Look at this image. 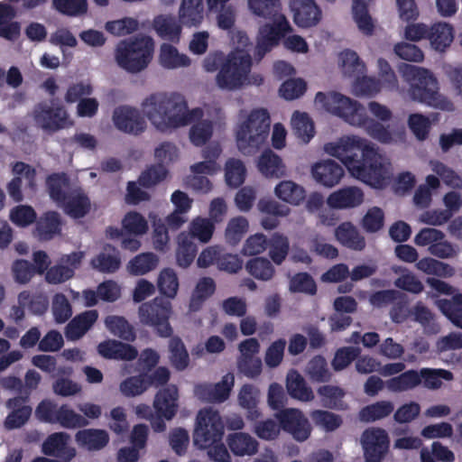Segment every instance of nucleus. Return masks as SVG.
<instances>
[{
	"mask_svg": "<svg viewBox=\"0 0 462 462\" xmlns=\"http://www.w3.org/2000/svg\"><path fill=\"white\" fill-rule=\"evenodd\" d=\"M178 401L179 390L176 385L170 384L159 390L153 401L157 415L167 420H171L178 411Z\"/></svg>",
	"mask_w": 462,
	"mask_h": 462,
	"instance_id": "4be33fe9",
	"label": "nucleus"
},
{
	"mask_svg": "<svg viewBox=\"0 0 462 462\" xmlns=\"http://www.w3.org/2000/svg\"><path fill=\"white\" fill-rule=\"evenodd\" d=\"M281 429L291 434L292 438L302 442L307 440L311 434V426L303 412L296 408H286L275 414Z\"/></svg>",
	"mask_w": 462,
	"mask_h": 462,
	"instance_id": "f8f14e48",
	"label": "nucleus"
},
{
	"mask_svg": "<svg viewBox=\"0 0 462 462\" xmlns=\"http://www.w3.org/2000/svg\"><path fill=\"white\" fill-rule=\"evenodd\" d=\"M223 435L224 424L218 411L211 408L200 410L193 432L194 445L199 449H206L222 440Z\"/></svg>",
	"mask_w": 462,
	"mask_h": 462,
	"instance_id": "9d476101",
	"label": "nucleus"
},
{
	"mask_svg": "<svg viewBox=\"0 0 462 462\" xmlns=\"http://www.w3.org/2000/svg\"><path fill=\"white\" fill-rule=\"evenodd\" d=\"M29 402L30 391H24V394L14 396L6 401L5 406L11 411L4 421L5 429H20L27 423L32 412V408L28 405Z\"/></svg>",
	"mask_w": 462,
	"mask_h": 462,
	"instance_id": "dca6fc26",
	"label": "nucleus"
},
{
	"mask_svg": "<svg viewBox=\"0 0 462 462\" xmlns=\"http://www.w3.org/2000/svg\"><path fill=\"white\" fill-rule=\"evenodd\" d=\"M83 252H72L69 254H63L59 262L51 266L44 278L49 284H61L75 276L76 271L80 267Z\"/></svg>",
	"mask_w": 462,
	"mask_h": 462,
	"instance_id": "2eb2a0df",
	"label": "nucleus"
},
{
	"mask_svg": "<svg viewBox=\"0 0 462 462\" xmlns=\"http://www.w3.org/2000/svg\"><path fill=\"white\" fill-rule=\"evenodd\" d=\"M306 372L313 382L325 383L331 378L328 368V363L324 356L318 355L313 356L308 363Z\"/></svg>",
	"mask_w": 462,
	"mask_h": 462,
	"instance_id": "052dcab7",
	"label": "nucleus"
},
{
	"mask_svg": "<svg viewBox=\"0 0 462 462\" xmlns=\"http://www.w3.org/2000/svg\"><path fill=\"white\" fill-rule=\"evenodd\" d=\"M325 152L337 158L350 174L362 182L376 189L387 184L389 171L384 157L366 140L346 136L337 143H328Z\"/></svg>",
	"mask_w": 462,
	"mask_h": 462,
	"instance_id": "f257e3e1",
	"label": "nucleus"
},
{
	"mask_svg": "<svg viewBox=\"0 0 462 462\" xmlns=\"http://www.w3.org/2000/svg\"><path fill=\"white\" fill-rule=\"evenodd\" d=\"M399 71L410 84V95L413 100L443 111L454 109L453 103L439 94L438 80L429 69L403 63Z\"/></svg>",
	"mask_w": 462,
	"mask_h": 462,
	"instance_id": "20e7f679",
	"label": "nucleus"
},
{
	"mask_svg": "<svg viewBox=\"0 0 462 462\" xmlns=\"http://www.w3.org/2000/svg\"><path fill=\"white\" fill-rule=\"evenodd\" d=\"M97 352L104 358L114 360L132 361L138 356V351L134 346L116 339L99 343Z\"/></svg>",
	"mask_w": 462,
	"mask_h": 462,
	"instance_id": "b1692460",
	"label": "nucleus"
},
{
	"mask_svg": "<svg viewBox=\"0 0 462 462\" xmlns=\"http://www.w3.org/2000/svg\"><path fill=\"white\" fill-rule=\"evenodd\" d=\"M226 442L231 452L236 456H251L258 451V442L248 433L229 434Z\"/></svg>",
	"mask_w": 462,
	"mask_h": 462,
	"instance_id": "4c0bfd02",
	"label": "nucleus"
},
{
	"mask_svg": "<svg viewBox=\"0 0 462 462\" xmlns=\"http://www.w3.org/2000/svg\"><path fill=\"white\" fill-rule=\"evenodd\" d=\"M246 175V169L238 159H229L226 162L225 178L226 182L229 187L237 188L241 186Z\"/></svg>",
	"mask_w": 462,
	"mask_h": 462,
	"instance_id": "680f3d73",
	"label": "nucleus"
},
{
	"mask_svg": "<svg viewBox=\"0 0 462 462\" xmlns=\"http://www.w3.org/2000/svg\"><path fill=\"white\" fill-rule=\"evenodd\" d=\"M335 235L337 241L347 248L361 251L365 247V237L350 222L340 224L337 227Z\"/></svg>",
	"mask_w": 462,
	"mask_h": 462,
	"instance_id": "f704fd0d",
	"label": "nucleus"
},
{
	"mask_svg": "<svg viewBox=\"0 0 462 462\" xmlns=\"http://www.w3.org/2000/svg\"><path fill=\"white\" fill-rule=\"evenodd\" d=\"M420 384L419 371L414 369L402 372L399 375L392 377L386 382L388 389L395 393L412 390Z\"/></svg>",
	"mask_w": 462,
	"mask_h": 462,
	"instance_id": "3c124183",
	"label": "nucleus"
},
{
	"mask_svg": "<svg viewBox=\"0 0 462 462\" xmlns=\"http://www.w3.org/2000/svg\"><path fill=\"white\" fill-rule=\"evenodd\" d=\"M153 28L162 39L174 43L180 42L181 25L174 16L166 14L156 16L153 20Z\"/></svg>",
	"mask_w": 462,
	"mask_h": 462,
	"instance_id": "72a5a7b5",
	"label": "nucleus"
},
{
	"mask_svg": "<svg viewBox=\"0 0 462 462\" xmlns=\"http://www.w3.org/2000/svg\"><path fill=\"white\" fill-rule=\"evenodd\" d=\"M91 265L94 269L103 273H116L121 266L118 250L115 246L106 245L103 252H100L92 258Z\"/></svg>",
	"mask_w": 462,
	"mask_h": 462,
	"instance_id": "7c9ffc66",
	"label": "nucleus"
},
{
	"mask_svg": "<svg viewBox=\"0 0 462 462\" xmlns=\"http://www.w3.org/2000/svg\"><path fill=\"white\" fill-rule=\"evenodd\" d=\"M215 291L216 283L212 278H201L192 292L189 302L190 310L193 311L199 310L205 300L214 294Z\"/></svg>",
	"mask_w": 462,
	"mask_h": 462,
	"instance_id": "603ef678",
	"label": "nucleus"
},
{
	"mask_svg": "<svg viewBox=\"0 0 462 462\" xmlns=\"http://www.w3.org/2000/svg\"><path fill=\"white\" fill-rule=\"evenodd\" d=\"M98 312L96 310H86L75 316L66 326L65 336L69 340L81 338L96 323Z\"/></svg>",
	"mask_w": 462,
	"mask_h": 462,
	"instance_id": "a878e982",
	"label": "nucleus"
},
{
	"mask_svg": "<svg viewBox=\"0 0 462 462\" xmlns=\"http://www.w3.org/2000/svg\"><path fill=\"white\" fill-rule=\"evenodd\" d=\"M60 232L61 219L56 211H47L36 221L35 235L41 241L51 240Z\"/></svg>",
	"mask_w": 462,
	"mask_h": 462,
	"instance_id": "c756f323",
	"label": "nucleus"
},
{
	"mask_svg": "<svg viewBox=\"0 0 462 462\" xmlns=\"http://www.w3.org/2000/svg\"><path fill=\"white\" fill-rule=\"evenodd\" d=\"M289 289L291 292H301L310 295L317 293V284L313 277L306 273H297L290 280Z\"/></svg>",
	"mask_w": 462,
	"mask_h": 462,
	"instance_id": "774afa93",
	"label": "nucleus"
},
{
	"mask_svg": "<svg viewBox=\"0 0 462 462\" xmlns=\"http://www.w3.org/2000/svg\"><path fill=\"white\" fill-rule=\"evenodd\" d=\"M291 127L294 134L304 143H309L314 136V124L305 112L296 111L291 117Z\"/></svg>",
	"mask_w": 462,
	"mask_h": 462,
	"instance_id": "864d4df0",
	"label": "nucleus"
},
{
	"mask_svg": "<svg viewBox=\"0 0 462 462\" xmlns=\"http://www.w3.org/2000/svg\"><path fill=\"white\" fill-rule=\"evenodd\" d=\"M70 436L67 432H54L47 437L42 446L44 455L57 457L61 462H70L77 455L74 447L69 445Z\"/></svg>",
	"mask_w": 462,
	"mask_h": 462,
	"instance_id": "6ab92c4d",
	"label": "nucleus"
},
{
	"mask_svg": "<svg viewBox=\"0 0 462 462\" xmlns=\"http://www.w3.org/2000/svg\"><path fill=\"white\" fill-rule=\"evenodd\" d=\"M259 171L266 178L280 179L286 175L282 158L271 149L263 152L257 161Z\"/></svg>",
	"mask_w": 462,
	"mask_h": 462,
	"instance_id": "c85d7f7f",
	"label": "nucleus"
},
{
	"mask_svg": "<svg viewBox=\"0 0 462 462\" xmlns=\"http://www.w3.org/2000/svg\"><path fill=\"white\" fill-rule=\"evenodd\" d=\"M259 392L252 384H244L238 393V402L241 407L247 411L248 420H258L262 413L257 407Z\"/></svg>",
	"mask_w": 462,
	"mask_h": 462,
	"instance_id": "a19ab883",
	"label": "nucleus"
},
{
	"mask_svg": "<svg viewBox=\"0 0 462 462\" xmlns=\"http://www.w3.org/2000/svg\"><path fill=\"white\" fill-rule=\"evenodd\" d=\"M154 50L150 37L129 38L119 42L115 51L117 65L130 73H138L148 67Z\"/></svg>",
	"mask_w": 462,
	"mask_h": 462,
	"instance_id": "39448f33",
	"label": "nucleus"
},
{
	"mask_svg": "<svg viewBox=\"0 0 462 462\" xmlns=\"http://www.w3.org/2000/svg\"><path fill=\"white\" fill-rule=\"evenodd\" d=\"M35 416L42 422L58 423L64 429H81L89 424L87 418L75 412L67 404L58 407L57 403L49 399L39 402Z\"/></svg>",
	"mask_w": 462,
	"mask_h": 462,
	"instance_id": "1a4fd4ad",
	"label": "nucleus"
},
{
	"mask_svg": "<svg viewBox=\"0 0 462 462\" xmlns=\"http://www.w3.org/2000/svg\"><path fill=\"white\" fill-rule=\"evenodd\" d=\"M364 192L361 189L354 186L345 187L332 192L327 203L331 208L344 209L356 208L362 204Z\"/></svg>",
	"mask_w": 462,
	"mask_h": 462,
	"instance_id": "393cba45",
	"label": "nucleus"
},
{
	"mask_svg": "<svg viewBox=\"0 0 462 462\" xmlns=\"http://www.w3.org/2000/svg\"><path fill=\"white\" fill-rule=\"evenodd\" d=\"M195 120L189 130V140L196 146L204 145L212 136L213 124L209 120Z\"/></svg>",
	"mask_w": 462,
	"mask_h": 462,
	"instance_id": "e2e57ef3",
	"label": "nucleus"
},
{
	"mask_svg": "<svg viewBox=\"0 0 462 462\" xmlns=\"http://www.w3.org/2000/svg\"><path fill=\"white\" fill-rule=\"evenodd\" d=\"M197 245L190 237L181 233L178 237V248L176 252V259L179 266L186 268L189 266L197 254Z\"/></svg>",
	"mask_w": 462,
	"mask_h": 462,
	"instance_id": "6e6d98bb",
	"label": "nucleus"
},
{
	"mask_svg": "<svg viewBox=\"0 0 462 462\" xmlns=\"http://www.w3.org/2000/svg\"><path fill=\"white\" fill-rule=\"evenodd\" d=\"M294 23L302 28L316 25L321 19V10L314 0H291Z\"/></svg>",
	"mask_w": 462,
	"mask_h": 462,
	"instance_id": "412c9836",
	"label": "nucleus"
},
{
	"mask_svg": "<svg viewBox=\"0 0 462 462\" xmlns=\"http://www.w3.org/2000/svg\"><path fill=\"white\" fill-rule=\"evenodd\" d=\"M180 22L188 27H198L204 19L203 0H182L179 10Z\"/></svg>",
	"mask_w": 462,
	"mask_h": 462,
	"instance_id": "473e14b6",
	"label": "nucleus"
},
{
	"mask_svg": "<svg viewBox=\"0 0 462 462\" xmlns=\"http://www.w3.org/2000/svg\"><path fill=\"white\" fill-rule=\"evenodd\" d=\"M394 410L393 403L390 401H379L366 405L360 412L361 420L374 422L389 416Z\"/></svg>",
	"mask_w": 462,
	"mask_h": 462,
	"instance_id": "4d7b16f0",
	"label": "nucleus"
},
{
	"mask_svg": "<svg viewBox=\"0 0 462 462\" xmlns=\"http://www.w3.org/2000/svg\"><path fill=\"white\" fill-rule=\"evenodd\" d=\"M62 207L64 212L73 217H84L90 210V199L81 190H73L69 192L64 201L58 204Z\"/></svg>",
	"mask_w": 462,
	"mask_h": 462,
	"instance_id": "cd10ccee",
	"label": "nucleus"
},
{
	"mask_svg": "<svg viewBox=\"0 0 462 462\" xmlns=\"http://www.w3.org/2000/svg\"><path fill=\"white\" fill-rule=\"evenodd\" d=\"M311 172L318 183L328 188L337 185L345 173L343 167L330 159L316 162Z\"/></svg>",
	"mask_w": 462,
	"mask_h": 462,
	"instance_id": "5701e85b",
	"label": "nucleus"
},
{
	"mask_svg": "<svg viewBox=\"0 0 462 462\" xmlns=\"http://www.w3.org/2000/svg\"><path fill=\"white\" fill-rule=\"evenodd\" d=\"M105 325L111 334L126 342H134L136 339L134 328L125 317L107 316L105 319Z\"/></svg>",
	"mask_w": 462,
	"mask_h": 462,
	"instance_id": "37998d69",
	"label": "nucleus"
},
{
	"mask_svg": "<svg viewBox=\"0 0 462 462\" xmlns=\"http://www.w3.org/2000/svg\"><path fill=\"white\" fill-rule=\"evenodd\" d=\"M32 116L37 126L48 133H55L72 125L67 110L62 106H52L47 102L37 104Z\"/></svg>",
	"mask_w": 462,
	"mask_h": 462,
	"instance_id": "9b49d317",
	"label": "nucleus"
},
{
	"mask_svg": "<svg viewBox=\"0 0 462 462\" xmlns=\"http://www.w3.org/2000/svg\"><path fill=\"white\" fill-rule=\"evenodd\" d=\"M453 38V27L447 23H437L430 27L428 40L436 51H445L452 42Z\"/></svg>",
	"mask_w": 462,
	"mask_h": 462,
	"instance_id": "a18cd8bd",
	"label": "nucleus"
},
{
	"mask_svg": "<svg viewBox=\"0 0 462 462\" xmlns=\"http://www.w3.org/2000/svg\"><path fill=\"white\" fill-rule=\"evenodd\" d=\"M69 185V179L65 172H54L46 178V187L51 200L59 204L66 199L65 189Z\"/></svg>",
	"mask_w": 462,
	"mask_h": 462,
	"instance_id": "de8ad7c7",
	"label": "nucleus"
},
{
	"mask_svg": "<svg viewBox=\"0 0 462 462\" xmlns=\"http://www.w3.org/2000/svg\"><path fill=\"white\" fill-rule=\"evenodd\" d=\"M13 173L14 176L6 185V189L9 197L16 203L23 200V194L22 191V176L25 179L27 187L34 191L37 187L36 183V170L28 163L23 162H16L13 165Z\"/></svg>",
	"mask_w": 462,
	"mask_h": 462,
	"instance_id": "f3484780",
	"label": "nucleus"
},
{
	"mask_svg": "<svg viewBox=\"0 0 462 462\" xmlns=\"http://www.w3.org/2000/svg\"><path fill=\"white\" fill-rule=\"evenodd\" d=\"M109 435L106 430L100 429H83L75 434L77 444L88 451H98L109 443Z\"/></svg>",
	"mask_w": 462,
	"mask_h": 462,
	"instance_id": "bb28decb",
	"label": "nucleus"
},
{
	"mask_svg": "<svg viewBox=\"0 0 462 462\" xmlns=\"http://www.w3.org/2000/svg\"><path fill=\"white\" fill-rule=\"evenodd\" d=\"M142 108L147 119L161 133L189 125L203 116L201 108L189 110L185 98L177 93H152L143 99Z\"/></svg>",
	"mask_w": 462,
	"mask_h": 462,
	"instance_id": "f03ea898",
	"label": "nucleus"
},
{
	"mask_svg": "<svg viewBox=\"0 0 462 462\" xmlns=\"http://www.w3.org/2000/svg\"><path fill=\"white\" fill-rule=\"evenodd\" d=\"M270 125L271 118L266 109L253 110L236 131L238 149L244 154H250L257 150L266 141Z\"/></svg>",
	"mask_w": 462,
	"mask_h": 462,
	"instance_id": "423d86ee",
	"label": "nucleus"
},
{
	"mask_svg": "<svg viewBox=\"0 0 462 462\" xmlns=\"http://www.w3.org/2000/svg\"><path fill=\"white\" fill-rule=\"evenodd\" d=\"M269 257L273 263L281 265L287 258L290 251L289 238L279 232L272 235L268 241Z\"/></svg>",
	"mask_w": 462,
	"mask_h": 462,
	"instance_id": "49530a36",
	"label": "nucleus"
},
{
	"mask_svg": "<svg viewBox=\"0 0 462 462\" xmlns=\"http://www.w3.org/2000/svg\"><path fill=\"white\" fill-rule=\"evenodd\" d=\"M158 261L157 255L153 253H143L128 263L127 269L133 275H143L155 269Z\"/></svg>",
	"mask_w": 462,
	"mask_h": 462,
	"instance_id": "bf43d9fd",
	"label": "nucleus"
},
{
	"mask_svg": "<svg viewBox=\"0 0 462 462\" xmlns=\"http://www.w3.org/2000/svg\"><path fill=\"white\" fill-rule=\"evenodd\" d=\"M291 31L287 19L281 14L273 23H266L261 26L257 36L256 53L263 57L273 47L279 44L282 38Z\"/></svg>",
	"mask_w": 462,
	"mask_h": 462,
	"instance_id": "4468645a",
	"label": "nucleus"
},
{
	"mask_svg": "<svg viewBox=\"0 0 462 462\" xmlns=\"http://www.w3.org/2000/svg\"><path fill=\"white\" fill-rule=\"evenodd\" d=\"M286 388L290 396L295 400L308 402L314 400L315 395L302 375L291 370L287 375Z\"/></svg>",
	"mask_w": 462,
	"mask_h": 462,
	"instance_id": "2f4dec72",
	"label": "nucleus"
},
{
	"mask_svg": "<svg viewBox=\"0 0 462 462\" xmlns=\"http://www.w3.org/2000/svg\"><path fill=\"white\" fill-rule=\"evenodd\" d=\"M437 305L452 324L462 329V291H457L450 300H439Z\"/></svg>",
	"mask_w": 462,
	"mask_h": 462,
	"instance_id": "c03bdc74",
	"label": "nucleus"
},
{
	"mask_svg": "<svg viewBox=\"0 0 462 462\" xmlns=\"http://www.w3.org/2000/svg\"><path fill=\"white\" fill-rule=\"evenodd\" d=\"M245 269L248 274L261 282L271 281L276 272L273 263L263 256L249 259L245 264Z\"/></svg>",
	"mask_w": 462,
	"mask_h": 462,
	"instance_id": "58836bf2",
	"label": "nucleus"
},
{
	"mask_svg": "<svg viewBox=\"0 0 462 462\" xmlns=\"http://www.w3.org/2000/svg\"><path fill=\"white\" fill-rule=\"evenodd\" d=\"M169 361L177 371H184L189 365V355L187 347L179 336H171L168 342Z\"/></svg>",
	"mask_w": 462,
	"mask_h": 462,
	"instance_id": "c9c22d12",
	"label": "nucleus"
},
{
	"mask_svg": "<svg viewBox=\"0 0 462 462\" xmlns=\"http://www.w3.org/2000/svg\"><path fill=\"white\" fill-rule=\"evenodd\" d=\"M352 14L359 31L365 35H372L374 30V24L369 14L365 1L353 0Z\"/></svg>",
	"mask_w": 462,
	"mask_h": 462,
	"instance_id": "09e8293b",
	"label": "nucleus"
},
{
	"mask_svg": "<svg viewBox=\"0 0 462 462\" xmlns=\"http://www.w3.org/2000/svg\"><path fill=\"white\" fill-rule=\"evenodd\" d=\"M310 418L316 426L324 429L326 431H334L343 423L340 415L324 410L312 411Z\"/></svg>",
	"mask_w": 462,
	"mask_h": 462,
	"instance_id": "0e129e2a",
	"label": "nucleus"
},
{
	"mask_svg": "<svg viewBox=\"0 0 462 462\" xmlns=\"http://www.w3.org/2000/svg\"><path fill=\"white\" fill-rule=\"evenodd\" d=\"M274 193L284 202L291 205H300L306 198V192L303 187L292 180H282L279 182Z\"/></svg>",
	"mask_w": 462,
	"mask_h": 462,
	"instance_id": "79ce46f5",
	"label": "nucleus"
},
{
	"mask_svg": "<svg viewBox=\"0 0 462 462\" xmlns=\"http://www.w3.org/2000/svg\"><path fill=\"white\" fill-rule=\"evenodd\" d=\"M315 102L330 114L343 118L346 123L363 127L373 139L382 143H390L393 141V135L388 127L368 117L365 108L357 101L337 92H318Z\"/></svg>",
	"mask_w": 462,
	"mask_h": 462,
	"instance_id": "7ed1b4c3",
	"label": "nucleus"
},
{
	"mask_svg": "<svg viewBox=\"0 0 462 462\" xmlns=\"http://www.w3.org/2000/svg\"><path fill=\"white\" fill-rule=\"evenodd\" d=\"M157 286L160 293L168 299H173L179 290V279L175 271L171 268H164L161 271Z\"/></svg>",
	"mask_w": 462,
	"mask_h": 462,
	"instance_id": "13d9d810",
	"label": "nucleus"
},
{
	"mask_svg": "<svg viewBox=\"0 0 462 462\" xmlns=\"http://www.w3.org/2000/svg\"><path fill=\"white\" fill-rule=\"evenodd\" d=\"M113 122L118 130L134 135L146 129V122L140 111L127 106H121L114 110Z\"/></svg>",
	"mask_w": 462,
	"mask_h": 462,
	"instance_id": "a211bd4d",
	"label": "nucleus"
},
{
	"mask_svg": "<svg viewBox=\"0 0 462 462\" xmlns=\"http://www.w3.org/2000/svg\"><path fill=\"white\" fill-rule=\"evenodd\" d=\"M248 227L249 224L245 217L240 216L230 219L225 232L227 244L236 245L247 232Z\"/></svg>",
	"mask_w": 462,
	"mask_h": 462,
	"instance_id": "338daca9",
	"label": "nucleus"
},
{
	"mask_svg": "<svg viewBox=\"0 0 462 462\" xmlns=\"http://www.w3.org/2000/svg\"><path fill=\"white\" fill-rule=\"evenodd\" d=\"M366 462H381L389 449V437L381 428L365 430L361 438Z\"/></svg>",
	"mask_w": 462,
	"mask_h": 462,
	"instance_id": "ddd939ff",
	"label": "nucleus"
},
{
	"mask_svg": "<svg viewBox=\"0 0 462 462\" xmlns=\"http://www.w3.org/2000/svg\"><path fill=\"white\" fill-rule=\"evenodd\" d=\"M252 59L247 53L231 52L216 77L217 86L222 89L234 90L240 88L251 70Z\"/></svg>",
	"mask_w": 462,
	"mask_h": 462,
	"instance_id": "6e6552de",
	"label": "nucleus"
},
{
	"mask_svg": "<svg viewBox=\"0 0 462 462\" xmlns=\"http://www.w3.org/2000/svg\"><path fill=\"white\" fill-rule=\"evenodd\" d=\"M420 383L430 390H438L442 386V380L451 381L453 374L441 368H421L419 371Z\"/></svg>",
	"mask_w": 462,
	"mask_h": 462,
	"instance_id": "8fccbe9b",
	"label": "nucleus"
},
{
	"mask_svg": "<svg viewBox=\"0 0 462 462\" xmlns=\"http://www.w3.org/2000/svg\"><path fill=\"white\" fill-rule=\"evenodd\" d=\"M171 313V301L162 297L142 303L138 310L140 322L152 328L155 334L162 338H168L173 334V328L170 323Z\"/></svg>",
	"mask_w": 462,
	"mask_h": 462,
	"instance_id": "0eeeda50",
	"label": "nucleus"
},
{
	"mask_svg": "<svg viewBox=\"0 0 462 462\" xmlns=\"http://www.w3.org/2000/svg\"><path fill=\"white\" fill-rule=\"evenodd\" d=\"M159 62L163 68L172 69L189 66L190 60L171 44L162 43L160 47Z\"/></svg>",
	"mask_w": 462,
	"mask_h": 462,
	"instance_id": "ea45409f",
	"label": "nucleus"
},
{
	"mask_svg": "<svg viewBox=\"0 0 462 462\" xmlns=\"http://www.w3.org/2000/svg\"><path fill=\"white\" fill-rule=\"evenodd\" d=\"M235 377L233 374H226L217 383H202L195 388L197 396L210 403H221L226 401L234 386Z\"/></svg>",
	"mask_w": 462,
	"mask_h": 462,
	"instance_id": "aec40b11",
	"label": "nucleus"
},
{
	"mask_svg": "<svg viewBox=\"0 0 462 462\" xmlns=\"http://www.w3.org/2000/svg\"><path fill=\"white\" fill-rule=\"evenodd\" d=\"M215 231V224L210 218L197 217L194 218L189 227L188 236L190 239H197L200 243H208Z\"/></svg>",
	"mask_w": 462,
	"mask_h": 462,
	"instance_id": "5fc2aeb1",
	"label": "nucleus"
},
{
	"mask_svg": "<svg viewBox=\"0 0 462 462\" xmlns=\"http://www.w3.org/2000/svg\"><path fill=\"white\" fill-rule=\"evenodd\" d=\"M320 399V404L324 408L342 411L346 408L343 399L346 392L339 386L326 384L319 386L317 390Z\"/></svg>",
	"mask_w": 462,
	"mask_h": 462,
	"instance_id": "e433bc0d",
	"label": "nucleus"
},
{
	"mask_svg": "<svg viewBox=\"0 0 462 462\" xmlns=\"http://www.w3.org/2000/svg\"><path fill=\"white\" fill-rule=\"evenodd\" d=\"M18 303L25 305L28 310L36 315L46 312L49 306L47 298L42 294H32L28 291H23L18 294Z\"/></svg>",
	"mask_w": 462,
	"mask_h": 462,
	"instance_id": "69168bd1",
	"label": "nucleus"
}]
</instances>
